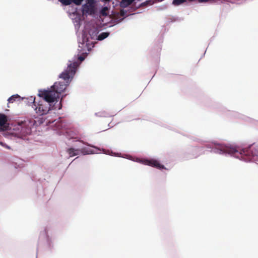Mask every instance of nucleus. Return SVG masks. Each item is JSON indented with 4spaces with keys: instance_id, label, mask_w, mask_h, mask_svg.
I'll return each mask as SVG.
<instances>
[{
    "instance_id": "4be33fe9",
    "label": "nucleus",
    "mask_w": 258,
    "mask_h": 258,
    "mask_svg": "<svg viewBox=\"0 0 258 258\" xmlns=\"http://www.w3.org/2000/svg\"><path fill=\"white\" fill-rule=\"evenodd\" d=\"M104 1H105V2H109V1H110L111 0H104Z\"/></svg>"
},
{
    "instance_id": "f03ea898",
    "label": "nucleus",
    "mask_w": 258,
    "mask_h": 258,
    "mask_svg": "<svg viewBox=\"0 0 258 258\" xmlns=\"http://www.w3.org/2000/svg\"><path fill=\"white\" fill-rule=\"evenodd\" d=\"M33 125V120L27 119L21 122H18L14 130L16 131L15 134L18 137L23 138L31 134V128Z\"/></svg>"
},
{
    "instance_id": "412c9836",
    "label": "nucleus",
    "mask_w": 258,
    "mask_h": 258,
    "mask_svg": "<svg viewBox=\"0 0 258 258\" xmlns=\"http://www.w3.org/2000/svg\"><path fill=\"white\" fill-rule=\"evenodd\" d=\"M61 108V104L60 103L59 104V106L58 107V109H60Z\"/></svg>"
},
{
    "instance_id": "7ed1b4c3",
    "label": "nucleus",
    "mask_w": 258,
    "mask_h": 258,
    "mask_svg": "<svg viewBox=\"0 0 258 258\" xmlns=\"http://www.w3.org/2000/svg\"><path fill=\"white\" fill-rule=\"evenodd\" d=\"M42 98H43V100L39 101L37 105L35 104L36 102L34 100L33 101L34 105L35 106V110L36 112L39 115L46 114L51 109L56 108L54 107V106H51L50 103L53 102H49L43 97Z\"/></svg>"
},
{
    "instance_id": "ddd939ff",
    "label": "nucleus",
    "mask_w": 258,
    "mask_h": 258,
    "mask_svg": "<svg viewBox=\"0 0 258 258\" xmlns=\"http://www.w3.org/2000/svg\"><path fill=\"white\" fill-rule=\"evenodd\" d=\"M186 2V0H173L172 2V5L174 6H179Z\"/></svg>"
},
{
    "instance_id": "4468645a",
    "label": "nucleus",
    "mask_w": 258,
    "mask_h": 258,
    "mask_svg": "<svg viewBox=\"0 0 258 258\" xmlns=\"http://www.w3.org/2000/svg\"><path fill=\"white\" fill-rule=\"evenodd\" d=\"M85 59L84 57L82 56H79L78 58H77V60H73V61H69V62L70 64L71 63H73L74 62H77L78 63V66H79V64L83 60H84Z\"/></svg>"
},
{
    "instance_id": "423d86ee",
    "label": "nucleus",
    "mask_w": 258,
    "mask_h": 258,
    "mask_svg": "<svg viewBox=\"0 0 258 258\" xmlns=\"http://www.w3.org/2000/svg\"><path fill=\"white\" fill-rule=\"evenodd\" d=\"M240 154L241 155V157L244 158V156H247V158H245V160L249 161L255 160L254 156H257L255 154L253 153V151L250 147L249 149H244L242 150Z\"/></svg>"
},
{
    "instance_id": "9d476101",
    "label": "nucleus",
    "mask_w": 258,
    "mask_h": 258,
    "mask_svg": "<svg viewBox=\"0 0 258 258\" xmlns=\"http://www.w3.org/2000/svg\"><path fill=\"white\" fill-rule=\"evenodd\" d=\"M135 0H121L120 6L121 8H125L131 5Z\"/></svg>"
},
{
    "instance_id": "f8f14e48",
    "label": "nucleus",
    "mask_w": 258,
    "mask_h": 258,
    "mask_svg": "<svg viewBox=\"0 0 258 258\" xmlns=\"http://www.w3.org/2000/svg\"><path fill=\"white\" fill-rule=\"evenodd\" d=\"M20 96L19 95H18L17 94L14 95L9 98L8 101L9 103H13L17 99H20Z\"/></svg>"
},
{
    "instance_id": "6e6552de",
    "label": "nucleus",
    "mask_w": 258,
    "mask_h": 258,
    "mask_svg": "<svg viewBox=\"0 0 258 258\" xmlns=\"http://www.w3.org/2000/svg\"><path fill=\"white\" fill-rule=\"evenodd\" d=\"M7 121V116L4 114L0 113V126L6 130L7 128L6 124Z\"/></svg>"
},
{
    "instance_id": "20e7f679",
    "label": "nucleus",
    "mask_w": 258,
    "mask_h": 258,
    "mask_svg": "<svg viewBox=\"0 0 258 258\" xmlns=\"http://www.w3.org/2000/svg\"><path fill=\"white\" fill-rule=\"evenodd\" d=\"M214 146V152L217 153L233 154L238 152L235 148L230 147L222 144H215Z\"/></svg>"
},
{
    "instance_id": "1a4fd4ad",
    "label": "nucleus",
    "mask_w": 258,
    "mask_h": 258,
    "mask_svg": "<svg viewBox=\"0 0 258 258\" xmlns=\"http://www.w3.org/2000/svg\"><path fill=\"white\" fill-rule=\"evenodd\" d=\"M79 150L75 149L73 148H69L67 150V153L69 154L70 157H73L79 154Z\"/></svg>"
},
{
    "instance_id": "5701e85b",
    "label": "nucleus",
    "mask_w": 258,
    "mask_h": 258,
    "mask_svg": "<svg viewBox=\"0 0 258 258\" xmlns=\"http://www.w3.org/2000/svg\"><path fill=\"white\" fill-rule=\"evenodd\" d=\"M163 0H158V2H161Z\"/></svg>"
},
{
    "instance_id": "aec40b11",
    "label": "nucleus",
    "mask_w": 258,
    "mask_h": 258,
    "mask_svg": "<svg viewBox=\"0 0 258 258\" xmlns=\"http://www.w3.org/2000/svg\"><path fill=\"white\" fill-rule=\"evenodd\" d=\"M108 9L106 8V7H105L102 10V14L104 15H106V14H105L104 12H105V11L107 10Z\"/></svg>"
},
{
    "instance_id": "f3484780",
    "label": "nucleus",
    "mask_w": 258,
    "mask_h": 258,
    "mask_svg": "<svg viewBox=\"0 0 258 258\" xmlns=\"http://www.w3.org/2000/svg\"><path fill=\"white\" fill-rule=\"evenodd\" d=\"M83 0H71V4L73 3L77 6H79L81 4Z\"/></svg>"
},
{
    "instance_id": "dca6fc26",
    "label": "nucleus",
    "mask_w": 258,
    "mask_h": 258,
    "mask_svg": "<svg viewBox=\"0 0 258 258\" xmlns=\"http://www.w3.org/2000/svg\"><path fill=\"white\" fill-rule=\"evenodd\" d=\"M100 113H101V114L99 115V116L101 117H107L112 116V115L110 114L109 113L105 111H103L102 112H100Z\"/></svg>"
},
{
    "instance_id": "9b49d317",
    "label": "nucleus",
    "mask_w": 258,
    "mask_h": 258,
    "mask_svg": "<svg viewBox=\"0 0 258 258\" xmlns=\"http://www.w3.org/2000/svg\"><path fill=\"white\" fill-rule=\"evenodd\" d=\"M109 35L108 32H102L98 36V40H102L105 38H107Z\"/></svg>"
},
{
    "instance_id": "39448f33",
    "label": "nucleus",
    "mask_w": 258,
    "mask_h": 258,
    "mask_svg": "<svg viewBox=\"0 0 258 258\" xmlns=\"http://www.w3.org/2000/svg\"><path fill=\"white\" fill-rule=\"evenodd\" d=\"M94 0H87V3L82 6L83 15H92L94 13Z\"/></svg>"
},
{
    "instance_id": "f257e3e1",
    "label": "nucleus",
    "mask_w": 258,
    "mask_h": 258,
    "mask_svg": "<svg viewBox=\"0 0 258 258\" xmlns=\"http://www.w3.org/2000/svg\"><path fill=\"white\" fill-rule=\"evenodd\" d=\"M78 67V63L77 62L68 64L67 68L59 76V77L66 82H55L50 89L39 91V96L49 102H57L59 95L63 92L69 85L75 75Z\"/></svg>"
},
{
    "instance_id": "6ab92c4d",
    "label": "nucleus",
    "mask_w": 258,
    "mask_h": 258,
    "mask_svg": "<svg viewBox=\"0 0 258 258\" xmlns=\"http://www.w3.org/2000/svg\"><path fill=\"white\" fill-rule=\"evenodd\" d=\"M151 3V1H147L146 2L143 3L142 5V6H147L148 5V4L150 3Z\"/></svg>"
},
{
    "instance_id": "2eb2a0df",
    "label": "nucleus",
    "mask_w": 258,
    "mask_h": 258,
    "mask_svg": "<svg viewBox=\"0 0 258 258\" xmlns=\"http://www.w3.org/2000/svg\"><path fill=\"white\" fill-rule=\"evenodd\" d=\"M62 5L64 6H68L71 4V0H58Z\"/></svg>"
},
{
    "instance_id": "0eeeda50",
    "label": "nucleus",
    "mask_w": 258,
    "mask_h": 258,
    "mask_svg": "<svg viewBox=\"0 0 258 258\" xmlns=\"http://www.w3.org/2000/svg\"><path fill=\"white\" fill-rule=\"evenodd\" d=\"M145 164L159 169H164V165L161 164L157 160L154 159L146 160L145 161Z\"/></svg>"
},
{
    "instance_id": "a211bd4d",
    "label": "nucleus",
    "mask_w": 258,
    "mask_h": 258,
    "mask_svg": "<svg viewBox=\"0 0 258 258\" xmlns=\"http://www.w3.org/2000/svg\"><path fill=\"white\" fill-rule=\"evenodd\" d=\"M126 12L124 11V10H121L120 11V15L121 17H124L126 14Z\"/></svg>"
}]
</instances>
